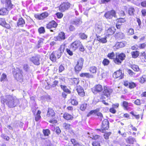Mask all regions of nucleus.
Segmentation results:
<instances>
[{"label": "nucleus", "instance_id": "obj_30", "mask_svg": "<svg viewBox=\"0 0 146 146\" xmlns=\"http://www.w3.org/2000/svg\"><path fill=\"white\" fill-rule=\"evenodd\" d=\"M135 12V10L133 7H131L128 9V13L130 15H133Z\"/></svg>", "mask_w": 146, "mask_h": 146}, {"label": "nucleus", "instance_id": "obj_32", "mask_svg": "<svg viewBox=\"0 0 146 146\" xmlns=\"http://www.w3.org/2000/svg\"><path fill=\"white\" fill-rule=\"evenodd\" d=\"M97 68L95 66L90 67L89 68V71L91 74H95L96 73Z\"/></svg>", "mask_w": 146, "mask_h": 146}, {"label": "nucleus", "instance_id": "obj_22", "mask_svg": "<svg viewBox=\"0 0 146 146\" xmlns=\"http://www.w3.org/2000/svg\"><path fill=\"white\" fill-rule=\"evenodd\" d=\"M55 114V113L52 108H49L47 111L46 115L48 117H53Z\"/></svg>", "mask_w": 146, "mask_h": 146}, {"label": "nucleus", "instance_id": "obj_45", "mask_svg": "<svg viewBox=\"0 0 146 146\" xmlns=\"http://www.w3.org/2000/svg\"><path fill=\"white\" fill-rule=\"evenodd\" d=\"M42 132L45 136H48L50 134V131L48 129H43Z\"/></svg>", "mask_w": 146, "mask_h": 146}, {"label": "nucleus", "instance_id": "obj_29", "mask_svg": "<svg viewBox=\"0 0 146 146\" xmlns=\"http://www.w3.org/2000/svg\"><path fill=\"white\" fill-rule=\"evenodd\" d=\"M139 52L138 51L135 50L131 52V54L133 58H135L139 56Z\"/></svg>", "mask_w": 146, "mask_h": 146}, {"label": "nucleus", "instance_id": "obj_17", "mask_svg": "<svg viewBox=\"0 0 146 146\" xmlns=\"http://www.w3.org/2000/svg\"><path fill=\"white\" fill-rule=\"evenodd\" d=\"M56 41H61L65 39V33L63 32H60L56 37Z\"/></svg>", "mask_w": 146, "mask_h": 146}, {"label": "nucleus", "instance_id": "obj_18", "mask_svg": "<svg viewBox=\"0 0 146 146\" xmlns=\"http://www.w3.org/2000/svg\"><path fill=\"white\" fill-rule=\"evenodd\" d=\"M4 3L5 7L8 10H11L13 8L14 5L12 3L11 0H5Z\"/></svg>", "mask_w": 146, "mask_h": 146}, {"label": "nucleus", "instance_id": "obj_23", "mask_svg": "<svg viewBox=\"0 0 146 146\" xmlns=\"http://www.w3.org/2000/svg\"><path fill=\"white\" fill-rule=\"evenodd\" d=\"M70 82L72 84H77L79 82L78 78H72L70 79Z\"/></svg>", "mask_w": 146, "mask_h": 146}, {"label": "nucleus", "instance_id": "obj_5", "mask_svg": "<svg viewBox=\"0 0 146 146\" xmlns=\"http://www.w3.org/2000/svg\"><path fill=\"white\" fill-rule=\"evenodd\" d=\"M72 5L68 2L62 3L58 7L59 10L61 12H64L70 8Z\"/></svg>", "mask_w": 146, "mask_h": 146}, {"label": "nucleus", "instance_id": "obj_12", "mask_svg": "<svg viewBox=\"0 0 146 146\" xmlns=\"http://www.w3.org/2000/svg\"><path fill=\"white\" fill-rule=\"evenodd\" d=\"M40 56L38 54H36L32 56L30 59V61L35 65H38L40 64Z\"/></svg>", "mask_w": 146, "mask_h": 146}, {"label": "nucleus", "instance_id": "obj_31", "mask_svg": "<svg viewBox=\"0 0 146 146\" xmlns=\"http://www.w3.org/2000/svg\"><path fill=\"white\" fill-rule=\"evenodd\" d=\"M83 66L76 64L74 67V71L76 73H78L80 72Z\"/></svg>", "mask_w": 146, "mask_h": 146}, {"label": "nucleus", "instance_id": "obj_8", "mask_svg": "<svg viewBox=\"0 0 146 146\" xmlns=\"http://www.w3.org/2000/svg\"><path fill=\"white\" fill-rule=\"evenodd\" d=\"M109 122L107 119H104L102 122V127L100 129H97V130L104 133V131L107 130L109 127Z\"/></svg>", "mask_w": 146, "mask_h": 146}, {"label": "nucleus", "instance_id": "obj_26", "mask_svg": "<svg viewBox=\"0 0 146 146\" xmlns=\"http://www.w3.org/2000/svg\"><path fill=\"white\" fill-rule=\"evenodd\" d=\"M102 86L99 84L96 85L93 88V90L94 91H102Z\"/></svg>", "mask_w": 146, "mask_h": 146}, {"label": "nucleus", "instance_id": "obj_11", "mask_svg": "<svg viewBox=\"0 0 146 146\" xmlns=\"http://www.w3.org/2000/svg\"><path fill=\"white\" fill-rule=\"evenodd\" d=\"M124 76L123 73H122V70L120 69L115 72L113 74V76L114 78H119V79H122L124 78Z\"/></svg>", "mask_w": 146, "mask_h": 146}, {"label": "nucleus", "instance_id": "obj_10", "mask_svg": "<svg viewBox=\"0 0 146 146\" xmlns=\"http://www.w3.org/2000/svg\"><path fill=\"white\" fill-rule=\"evenodd\" d=\"M70 25L69 27V29L70 31H73L75 29V28L73 25L78 26L80 24V21L78 20H75L72 21L70 23Z\"/></svg>", "mask_w": 146, "mask_h": 146}, {"label": "nucleus", "instance_id": "obj_50", "mask_svg": "<svg viewBox=\"0 0 146 146\" xmlns=\"http://www.w3.org/2000/svg\"><path fill=\"white\" fill-rule=\"evenodd\" d=\"M111 132H106L104 135V138L106 139H109V136L111 135Z\"/></svg>", "mask_w": 146, "mask_h": 146}, {"label": "nucleus", "instance_id": "obj_7", "mask_svg": "<svg viewBox=\"0 0 146 146\" xmlns=\"http://www.w3.org/2000/svg\"><path fill=\"white\" fill-rule=\"evenodd\" d=\"M58 24L55 21L53 20L49 22L46 24V28L50 30L51 32H53L52 29H55L58 26Z\"/></svg>", "mask_w": 146, "mask_h": 146}, {"label": "nucleus", "instance_id": "obj_6", "mask_svg": "<svg viewBox=\"0 0 146 146\" xmlns=\"http://www.w3.org/2000/svg\"><path fill=\"white\" fill-rule=\"evenodd\" d=\"M104 16L107 19H111L113 17L116 18V12L113 9L107 11L105 13Z\"/></svg>", "mask_w": 146, "mask_h": 146}, {"label": "nucleus", "instance_id": "obj_1", "mask_svg": "<svg viewBox=\"0 0 146 146\" xmlns=\"http://www.w3.org/2000/svg\"><path fill=\"white\" fill-rule=\"evenodd\" d=\"M1 101L10 108H14L19 104V99L13 95H6L5 98L2 97Z\"/></svg>", "mask_w": 146, "mask_h": 146}, {"label": "nucleus", "instance_id": "obj_59", "mask_svg": "<svg viewBox=\"0 0 146 146\" xmlns=\"http://www.w3.org/2000/svg\"><path fill=\"white\" fill-rule=\"evenodd\" d=\"M139 46L140 49H144L146 47V44L145 43L140 44Z\"/></svg>", "mask_w": 146, "mask_h": 146}, {"label": "nucleus", "instance_id": "obj_48", "mask_svg": "<svg viewBox=\"0 0 146 146\" xmlns=\"http://www.w3.org/2000/svg\"><path fill=\"white\" fill-rule=\"evenodd\" d=\"M57 18L58 19H61L63 16V14L62 12H58L55 13Z\"/></svg>", "mask_w": 146, "mask_h": 146}, {"label": "nucleus", "instance_id": "obj_20", "mask_svg": "<svg viewBox=\"0 0 146 146\" xmlns=\"http://www.w3.org/2000/svg\"><path fill=\"white\" fill-rule=\"evenodd\" d=\"M25 20L22 17L19 18L17 23V26L18 27H23L25 24Z\"/></svg>", "mask_w": 146, "mask_h": 146}, {"label": "nucleus", "instance_id": "obj_25", "mask_svg": "<svg viewBox=\"0 0 146 146\" xmlns=\"http://www.w3.org/2000/svg\"><path fill=\"white\" fill-rule=\"evenodd\" d=\"M115 36V38L118 39H123L124 37V34L121 32L116 33Z\"/></svg>", "mask_w": 146, "mask_h": 146}, {"label": "nucleus", "instance_id": "obj_2", "mask_svg": "<svg viewBox=\"0 0 146 146\" xmlns=\"http://www.w3.org/2000/svg\"><path fill=\"white\" fill-rule=\"evenodd\" d=\"M70 49L75 51L78 49L81 52H84L85 49L84 46L79 40H76L72 43L70 45Z\"/></svg>", "mask_w": 146, "mask_h": 146}, {"label": "nucleus", "instance_id": "obj_57", "mask_svg": "<svg viewBox=\"0 0 146 146\" xmlns=\"http://www.w3.org/2000/svg\"><path fill=\"white\" fill-rule=\"evenodd\" d=\"M104 91H110L112 90L110 87L107 86H104Z\"/></svg>", "mask_w": 146, "mask_h": 146}, {"label": "nucleus", "instance_id": "obj_34", "mask_svg": "<svg viewBox=\"0 0 146 146\" xmlns=\"http://www.w3.org/2000/svg\"><path fill=\"white\" fill-rule=\"evenodd\" d=\"M44 85H43V88L46 90H48L50 89L52 87L50 83L48 82L44 83Z\"/></svg>", "mask_w": 146, "mask_h": 146}, {"label": "nucleus", "instance_id": "obj_54", "mask_svg": "<svg viewBox=\"0 0 146 146\" xmlns=\"http://www.w3.org/2000/svg\"><path fill=\"white\" fill-rule=\"evenodd\" d=\"M63 126L66 129H69L70 128V125L66 123H64L63 124Z\"/></svg>", "mask_w": 146, "mask_h": 146}, {"label": "nucleus", "instance_id": "obj_56", "mask_svg": "<svg viewBox=\"0 0 146 146\" xmlns=\"http://www.w3.org/2000/svg\"><path fill=\"white\" fill-rule=\"evenodd\" d=\"M59 83V81L58 80H55L53 82L52 84L51 85L52 87H55L58 85Z\"/></svg>", "mask_w": 146, "mask_h": 146}, {"label": "nucleus", "instance_id": "obj_13", "mask_svg": "<svg viewBox=\"0 0 146 146\" xmlns=\"http://www.w3.org/2000/svg\"><path fill=\"white\" fill-rule=\"evenodd\" d=\"M48 13L46 12H44L40 14H36L34 15L36 19L39 20H42L46 18L48 16Z\"/></svg>", "mask_w": 146, "mask_h": 146}, {"label": "nucleus", "instance_id": "obj_36", "mask_svg": "<svg viewBox=\"0 0 146 146\" xmlns=\"http://www.w3.org/2000/svg\"><path fill=\"white\" fill-rule=\"evenodd\" d=\"M102 25H98L96 28V31L98 33H100L102 31Z\"/></svg>", "mask_w": 146, "mask_h": 146}, {"label": "nucleus", "instance_id": "obj_49", "mask_svg": "<svg viewBox=\"0 0 146 146\" xmlns=\"http://www.w3.org/2000/svg\"><path fill=\"white\" fill-rule=\"evenodd\" d=\"M144 76H142L139 79V82L141 84L144 83L146 81V78Z\"/></svg>", "mask_w": 146, "mask_h": 146}, {"label": "nucleus", "instance_id": "obj_43", "mask_svg": "<svg viewBox=\"0 0 146 146\" xmlns=\"http://www.w3.org/2000/svg\"><path fill=\"white\" fill-rule=\"evenodd\" d=\"M80 77H86L89 78L91 76V75L88 73H82L80 74Z\"/></svg>", "mask_w": 146, "mask_h": 146}, {"label": "nucleus", "instance_id": "obj_42", "mask_svg": "<svg viewBox=\"0 0 146 146\" xmlns=\"http://www.w3.org/2000/svg\"><path fill=\"white\" fill-rule=\"evenodd\" d=\"M131 68L134 71L138 72L139 71V66L133 64L131 66Z\"/></svg>", "mask_w": 146, "mask_h": 146}, {"label": "nucleus", "instance_id": "obj_55", "mask_svg": "<svg viewBox=\"0 0 146 146\" xmlns=\"http://www.w3.org/2000/svg\"><path fill=\"white\" fill-rule=\"evenodd\" d=\"M139 46L138 45L136 44L132 46L131 48V49L132 50H136L138 49Z\"/></svg>", "mask_w": 146, "mask_h": 146}, {"label": "nucleus", "instance_id": "obj_28", "mask_svg": "<svg viewBox=\"0 0 146 146\" xmlns=\"http://www.w3.org/2000/svg\"><path fill=\"white\" fill-rule=\"evenodd\" d=\"M126 140L127 142L130 144H133L134 142H136L135 138L132 137L131 136L129 137Z\"/></svg>", "mask_w": 146, "mask_h": 146}, {"label": "nucleus", "instance_id": "obj_38", "mask_svg": "<svg viewBox=\"0 0 146 146\" xmlns=\"http://www.w3.org/2000/svg\"><path fill=\"white\" fill-rule=\"evenodd\" d=\"M84 60L82 58H80L77 60L76 65L83 66Z\"/></svg>", "mask_w": 146, "mask_h": 146}, {"label": "nucleus", "instance_id": "obj_58", "mask_svg": "<svg viewBox=\"0 0 146 146\" xmlns=\"http://www.w3.org/2000/svg\"><path fill=\"white\" fill-rule=\"evenodd\" d=\"M72 51V50L70 49H70L67 48L66 49V51L67 53L70 56H72L73 55Z\"/></svg>", "mask_w": 146, "mask_h": 146}, {"label": "nucleus", "instance_id": "obj_41", "mask_svg": "<svg viewBox=\"0 0 146 146\" xmlns=\"http://www.w3.org/2000/svg\"><path fill=\"white\" fill-rule=\"evenodd\" d=\"M38 32L39 34H44L45 32V30L44 27H41L38 29Z\"/></svg>", "mask_w": 146, "mask_h": 146}, {"label": "nucleus", "instance_id": "obj_15", "mask_svg": "<svg viewBox=\"0 0 146 146\" xmlns=\"http://www.w3.org/2000/svg\"><path fill=\"white\" fill-rule=\"evenodd\" d=\"M58 52L57 51H53L52 52L49 58L50 60L53 62H55L56 61V56L55 55L57 54V57L59 58L60 57V55H59L57 54V53Z\"/></svg>", "mask_w": 146, "mask_h": 146}, {"label": "nucleus", "instance_id": "obj_46", "mask_svg": "<svg viewBox=\"0 0 146 146\" xmlns=\"http://www.w3.org/2000/svg\"><path fill=\"white\" fill-rule=\"evenodd\" d=\"M41 113V112L40 111L38 110L37 111L35 118L36 121H38L40 118L41 116L40 115V114Z\"/></svg>", "mask_w": 146, "mask_h": 146}, {"label": "nucleus", "instance_id": "obj_16", "mask_svg": "<svg viewBox=\"0 0 146 146\" xmlns=\"http://www.w3.org/2000/svg\"><path fill=\"white\" fill-rule=\"evenodd\" d=\"M125 45V43L124 41L117 42L113 46L114 49L117 50L121 48L124 47Z\"/></svg>", "mask_w": 146, "mask_h": 146}, {"label": "nucleus", "instance_id": "obj_9", "mask_svg": "<svg viewBox=\"0 0 146 146\" xmlns=\"http://www.w3.org/2000/svg\"><path fill=\"white\" fill-rule=\"evenodd\" d=\"M123 85L131 89L134 88L137 86V84L133 82H129L128 80H126L123 81Z\"/></svg>", "mask_w": 146, "mask_h": 146}, {"label": "nucleus", "instance_id": "obj_64", "mask_svg": "<svg viewBox=\"0 0 146 146\" xmlns=\"http://www.w3.org/2000/svg\"><path fill=\"white\" fill-rule=\"evenodd\" d=\"M58 69L59 72L61 73L64 70V68L63 66L61 64L59 66Z\"/></svg>", "mask_w": 146, "mask_h": 146}, {"label": "nucleus", "instance_id": "obj_39", "mask_svg": "<svg viewBox=\"0 0 146 146\" xmlns=\"http://www.w3.org/2000/svg\"><path fill=\"white\" fill-rule=\"evenodd\" d=\"M100 111L99 108H97L94 110L91 111L87 115V117H89L90 115H92L93 113H96Z\"/></svg>", "mask_w": 146, "mask_h": 146}, {"label": "nucleus", "instance_id": "obj_40", "mask_svg": "<svg viewBox=\"0 0 146 146\" xmlns=\"http://www.w3.org/2000/svg\"><path fill=\"white\" fill-rule=\"evenodd\" d=\"M7 79V76L6 74L4 73H3L0 77V81L1 82H5Z\"/></svg>", "mask_w": 146, "mask_h": 146}, {"label": "nucleus", "instance_id": "obj_62", "mask_svg": "<svg viewBox=\"0 0 146 146\" xmlns=\"http://www.w3.org/2000/svg\"><path fill=\"white\" fill-rule=\"evenodd\" d=\"M77 91H84V90L82 86L78 85L77 86L76 88Z\"/></svg>", "mask_w": 146, "mask_h": 146}, {"label": "nucleus", "instance_id": "obj_61", "mask_svg": "<svg viewBox=\"0 0 146 146\" xmlns=\"http://www.w3.org/2000/svg\"><path fill=\"white\" fill-rule=\"evenodd\" d=\"M87 104H84L81 105L80 107V109L82 111H84L86 109Z\"/></svg>", "mask_w": 146, "mask_h": 146}, {"label": "nucleus", "instance_id": "obj_19", "mask_svg": "<svg viewBox=\"0 0 146 146\" xmlns=\"http://www.w3.org/2000/svg\"><path fill=\"white\" fill-rule=\"evenodd\" d=\"M0 25L7 29H10L11 28L10 25L6 23L5 18H0Z\"/></svg>", "mask_w": 146, "mask_h": 146}, {"label": "nucleus", "instance_id": "obj_3", "mask_svg": "<svg viewBox=\"0 0 146 146\" xmlns=\"http://www.w3.org/2000/svg\"><path fill=\"white\" fill-rule=\"evenodd\" d=\"M17 69V70L14 69L12 71L14 77L17 81L21 82H23V78L22 74V71L18 68Z\"/></svg>", "mask_w": 146, "mask_h": 146}, {"label": "nucleus", "instance_id": "obj_24", "mask_svg": "<svg viewBox=\"0 0 146 146\" xmlns=\"http://www.w3.org/2000/svg\"><path fill=\"white\" fill-rule=\"evenodd\" d=\"M63 117L65 119L68 120H72L74 118L72 115L67 113H66L63 114Z\"/></svg>", "mask_w": 146, "mask_h": 146}, {"label": "nucleus", "instance_id": "obj_60", "mask_svg": "<svg viewBox=\"0 0 146 146\" xmlns=\"http://www.w3.org/2000/svg\"><path fill=\"white\" fill-rule=\"evenodd\" d=\"M1 137L2 138L7 141H8L9 139V138L8 136L3 134H2L1 135Z\"/></svg>", "mask_w": 146, "mask_h": 146}, {"label": "nucleus", "instance_id": "obj_63", "mask_svg": "<svg viewBox=\"0 0 146 146\" xmlns=\"http://www.w3.org/2000/svg\"><path fill=\"white\" fill-rule=\"evenodd\" d=\"M126 21L125 18H120L118 19L117 21V23H124Z\"/></svg>", "mask_w": 146, "mask_h": 146}, {"label": "nucleus", "instance_id": "obj_35", "mask_svg": "<svg viewBox=\"0 0 146 146\" xmlns=\"http://www.w3.org/2000/svg\"><path fill=\"white\" fill-rule=\"evenodd\" d=\"M79 37L82 40L86 39L88 38V36L84 33H80L79 34Z\"/></svg>", "mask_w": 146, "mask_h": 146}, {"label": "nucleus", "instance_id": "obj_53", "mask_svg": "<svg viewBox=\"0 0 146 146\" xmlns=\"http://www.w3.org/2000/svg\"><path fill=\"white\" fill-rule=\"evenodd\" d=\"M127 33L129 35H133L134 34V31L133 29L132 28L129 29L128 30Z\"/></svg>", "mask_w": 146, "mask_h": 146}, {"label": "nucleus", "instance_id": "obj_27", "mask_svg": "<svg viewBox=\"0 0 146 146\" xmlns=\"http://www.w3.org/2000/svg\"><path fill=\"white\" fill-rule=\"evenodd\" d=\"M8 9L6 8H3L0 9V15H5L8 13Z\"/></svg>", "mask_w": 146, "mask_h": 146}, {"label": "nucleus", "instance_id": "obj_44", "mask_svg": "<svg viewBox=\"0 0 146 146\" xmlns=\"http://www.w3.org/2000/svg\"><path fill=\"white\" fill-rule=\"evenodd\" d=\"M110 63V60L106 58H104L102 62V64L104 66L108 65Z\"/></svg>", "mask_w": 146, "mask_h": 146}, {"label": "nucleus", "instance_id": "obj_33", "mask_svg": "<svg viewBox=\"0 0 146 146\" xmlns=\"http://www.w3.org/2000/svg\"><path fill=\"white\" fill-rule=\"evenodd\" d=\"M60 86L61 89L63 91H70L69 87L62 85H60Z\"/></svg>", "mask_w": 146, "mask_h": 146}, {"label": "nucleus", "instance_id": "obj_14", "mask_svg": "<svg viewBox=\"0 0 146 146\" xmlns=\"http://www.w3.org/2000/svg\"><path fill=\"white\" fill-rule=\"evenodd\" d=\"M116 29L115 27H109L108 29L105 31V34L106 36L107 37H109L114 34Z\"/></svg>", "mask_w": 146, "mask_h": 146}, {"label": "nucleus", "instance_id": "obj_37", "mask_svg": "<svg viewBox=\"0 0 146 146\" xmlns=\"http://www.w3.org/2000/svg\"><path fill=\"white\" fill-rule=\"evenodd\" d=\"M115 54L113 52H112L110 53H108L107 55V56L110 59H113L115 58Z\"/></svg>", "mask_w": 146, "mask_h": 146}, {"label": "nucleus", "instance_id": "obj_51", "mask_svg": "<svg viewBox=\"0 0 146 146\" xmlns=\"http://www.w3.org/2000/svg\"><path fill=\"white\" fill-rule=\"evenodd\" d=\"M71 103L72 104L76 106L78 104V102L75 99L71 98Z\"/></svg>", "mask_w": 146, "mask_h": 146}, {"label": "nucleus", "instance_id": "obj_47", "mask_svg": "<svg viewBox=\"0 0 146 146\" xmlns=\"http://www.w3.org/2000/svg\"><path fill=\"white\" fill-rule=\"evenodd\" d=\"M71 141L74 146H80L79 143L75 139H72L71 140Z\"/></svg>", "mask_w": 146, "mask_h": 146}, {"label": "nucleus", "instance_id": "obj_21", "mask_svg": "<svg viewBox=\"0 0 146 146\" xmlns=\"http://www.w3.org/2000/svg\"><path fill=\"white\" fill-rule=\"evenodd\" d=\"M107 37L106 36L104 38H101L100 36H96L97 40L100 42L102 43H105L107 42Z\"/></svg>", "mask_w": 146, "mask_h": 146}, {"label": "nucleus", "instance_id": "obj_52", "mask_svg": "<svg viewBox=\"0 0 146 146\" xmlns=\"http://www.w3.org/2000/svg\"><path fill=\"white\" fill-rule=\"evenodd\" d=\"M44 39L42 38H40L38 41V48H39L41 47V44H42L43 42Z\"/></svg>", "mask_w": 146, "mask_h": 146}, {"label": "nucleus", "instance_id": "obj_4", "mask_svg": "<svg viewBox=\"0 0 146 146\" xmlns=\"http://www.w3.org/2000/svg\"><path fill=\"white\" fill-rule=\"evenodd\" d=\"M126 57V55L123 53L115 54V57L113 60V62L116 64L120 65L121 64Z\"/></svg>", "mask_w": 146, "mask_h": 146}]
</instances>
